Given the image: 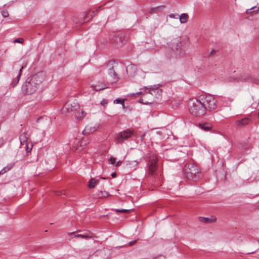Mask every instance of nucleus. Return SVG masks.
<instances>
[{
  "mask_svg": "<svg viewBox=\"0 0 259 259\" xmlns=\"http://www.w3.org/2000/svg\"><path fill=\"white\" fill-rule=\"evenodd\" d=\"M45 74L43 72H39L28 77L22 87V92L26 95L34 93L45 79Z\"/></svg>",
  "mask_w": 259,
  "mask_h": 259,
  "instance_id": "obj_1",
  "label": "nucleus"
},
{
  "mask_svg": "<svg viewBox=\"0 0 259 259\" xmlns=\"http://www.w3.org/2000/svg\"><path fill=\"white\" fill-rule=\"evenodd\" d=\"M189 112L194 115L201 116L206 113V108L203 104L201 98L191 99L188 103Z\"/></svg>",
  "mask_w": 259,
  "mask_h": 259,
  "instance_id": "obj_2",
  "label": "nucleus"
},
{
  "mask_svg": "<svg viewBox=\"0 0 259 259\" xmlns=\"http://www.w3.org/2000/svg\"><path fill=\"white\" fill-rule=\"evenodd\" d=\"M200 98L203 104L206 108V111L207 110H213L217 108V101L212 95H208L205 96H201Z\"/></svg>",
  "mask_w": 259,
  "mask_h": 259,
  "instance_id": "obj_3",
  "label": "nucleus"
},
{
  "mask_svg": "<svg viewBox=\"0 0 259 259\" xmlns=\"http://www.w3.org/2000/svg\"><path fill=\"white\" fill-rule=\"evenodd\" d=\"M13 67L14 69L16 70V72L14 73V78L12 81L11 85L13 87H14L17 85V84L18 83L19 81L20 77L21 75V71L22 69L23 68V66L20 63V61H19L15 63Z\"/></svg>",
  "mask_w": 259,
  "mask_h": 259,
  "instance_id": "obj_4",
  "label": "nucleus"
},
{
  "mask_svg": "<svg viewBox=\"0 0 259 259\" xmlns=\"http://www.w3.org/2000/svg\"><path fill=\"white\" fill-rule=\"evenodd\" d=\"M146 89H148V91L144 94V97H147L149 95L157 99H159L161 97L162 90L159 89V84L151 85Z\"/></svg>",
  "mask_w": 259,
  "mask_h": 259,
  "instance_id": "obj_5",
  "label": "nucleus"
},
{
  "mask_svg": "<svg viewBox=\"0 0 259 259\" xmlns=\"http://www.w3.org/2000/svg\"><path fill=\"white\" fill-rule=\"evenodd\" d=\"M79 105L75 102H67L61 109L63 114L70 113L79 108Z\"/></svg>",
  "mask_w": 259,
  "mask_h": 259,
  "instance_id": "obj_6",
  "label": "nucleus"
},
{
  "mask_svg": "<svg viewBox=\"0 0 259 259\" xmlns=\"http://www.w3.org/2000/svg\"><path fill=\"white\" fill-rule=\"evenodd\" d=\"M157 156L154 154H151L149 157L148 162L149 172L151 176L155 174L157 169Z\"/></svg>",
  "mask_w": 259,
  "mask_h": 259,
  "instance_id": "obj_7",
  "label": "nucleus"
},
{
  "mask_svg": "<svg viewBox=\"0 0 259 259\" xmlns=\"http://www.w3.org/2000/svg\"><path fill=\"white\" fill-rule=\"evenodd\" d=\"M134 134V131L131 129H126L120 132L116 138L118 143H121L123 141L128 139Z\"/></svg>",
  "mask_w": 259,
  "mask_h": 259,
  "instance_id": "obj_8",
  "label": "nucleus"
},
{
  "mask_svg": "<svg viewBox=\"0 0 259 259\" xmlns=\"http://www.w3.org/2000/svg\"><path fill=\"white\" fill-rule=\"evenodd\" d=\"M108 74L109 76V81L111 83H116L119 80V77L113 69V67L110 65H108Z\"/></svg>",
  "mask_w": 259,
  "mask_h": 259,
  "instance_id": "obj_9",
  "label": "nucleus"
},
{
  "mask_svg": "<svg viewBox=\"0 0 259 259\" xmlns=\"http://www.w3.org/2000/svg\"><path fill=\"white\" fill-rule=\"evenodd\" d=\"M109 254V250L105 248L97 250L94 254L95 256H100L102 259H106Z\"/></svg>",
  "mask_w": 259,
  "mask_h": 259,
  "instance_id": "obj_10",
  "label": "nucleus"
},
{
  "mask_svg": "<svg viewBox=\"0 0 259 259\" xmlns=\"http://www.w3.org/2000/svg\"><path fill=\"white\" fill-rule=\"evenodd\" d=\"M136 71L137 67L135 65L130 64L126 67V71L130 76H134L136 74Z\"/></svg>",
  "mask_w": 259,
  "mask_h": 259,
  "instance_id": "obj_11",
  "label": "nucleus"
},
{
  "mask_svg": "<svg viewBox=\"0 0 259 259\" xmlns=\"http://www.w3.org/2000/svg\"><path fill=\"white\" fill-rule=\"evenodd\" d=\"M91 87L96 91L103 90L108 88L106 84L102 82H98L96 84H92Z\"/></svg>",
  "mask_w": 259,
  "mask_h": 259,
  "instance_id": "obj_12",
  "label": "nucleus"
},
{
  "mask_svg": "<svg viewBox=\"0 0 259 259\" xmlns=\"http://www.w3.org/2000/svg\"><path fill=\"white\" fill-rule=\"evenodd\" d=\"M187 173H190L192 175H195L196 176V175L198 174L199 171L197 167L193 164L189 165L188 169L187 170Z\"/></svg>",
  "mask_w": 259,
  "mask_h": 259,
  "instance_id": "obj_13",
  "label": "nucleus"
},
{
  "mask_svg": "<svg viewBox=\"0 0 259 259\" xmlns=\"http://www.w3.org/2000/svg\"><path fill=\"white\" fill-rule=\"evenodd\" d=\"M97 127L95 126L87 125L82 132L83 135H87L95 132Z\"/></svg>",
  "mask_w": 259,
  "mask_h": 259,
  "instance_id": "obj_14",
  "label": "nucleus"
},
{
  "mask_svg": "<svg viewBox=\"0 0 259 259\" xmlns=\"http://www.w3.org/2000/svg\"><path fill=\"white\" fill-rule=\"evenodd\" d=\"M199 221L202 223L208 224L215 222L216 218H205V217H200Z\"/></svg>",
  "mask_w": 259,
  "mask_h": 259,
  "instance_id": "obj_15",
  "label": "nucleus"
},
{
  "mask_svg": "<svg viewBox=\"0 0 259 259\" xmlns=\"http://www.w3.org/2000/svg\"><path fill=\"white\" fill-rule=\"evenodd\" d=\"M75 237L81 238L83 239H88L92 237V234L90 231H88L82 234H77L74 236Z\"/></svg>",
  "mask_w": 259,
  "mask_h": 259,
  "instance_id": "obj_16",
  "label": "nucleus"
},
{
  "mask_svg": "<svg viewBox=\"0 0 259 259\" xmlns=\"http://www.w3.org/2000/svg\"><path fill=\"white\" fill-rule=\"evenodd\" d=\"M199 126L201 129L205 131H210L212 127L211 124H210V123H204L202 124H199Z\"/></svg>",
  "mask_w": 259,
  "mask_h": 259,
  "instance_id": "obj_17",
  "label": "nucleus"
},
{
  "mask_svg": "<svg viewBox=\"0 0 259 259\" xmlns=\"http://www.w3.org/2000/svg\"><path fill=\"white\" fill-rule=\"evenodd\" d=\"M249 120L248 118H243L236 121V124L238 126H244L248 124Z\"/></svg>",
  "mask_w": 259,
  "mask_h": 259,
  "instance_id": "obj_18",
  "label": "nucleus"
},
{
  "mask_svg": "<svg viewBox=\"0 0 259 259\" xmlns=\"http://www.w3.org/2000/svg\"><path fill=\"white\" fill-rule=\"evenodd\" d=\"M163 9H164V6L156 7L151 8L149 11V13L150 14L157 13L159 12L162 11L163 10Z\"/></svg>",
  "mask_w": 259,
  "mask_h": 259,
  "instance_id": "obj_19",
  "label": "nucleus"
},
{
  "mask_svg": "<svg viewBox=\"0 0 259 259\" xmlns=\"http://www.w3.org/2000/svg\"><path fill=\"white\" fill-rule=\"evenodd\" d=\"M176 46H177V47L176 48V50H177L176 53L178 54V55L180 57L184 55L185 53V52L184 50H182V49H180L181 43L176 42Z\"/></svg>",
  "mask_w": 259,
  "mask_h": 259,
  "instance_id": "obj_20",
  "label": "nucleus"
},
{
  "mask_svg": "<svg viewBox=\"0 0 259 259\" xmlns=\"http://www.w3.org/2000/svg\"><path fill=\"white\" fill-rule=\"evenodd\" d=\"M27 134L25 133H24L22 134L20 137L19 139L21 145H24L26 144V142L27 140Z\"/></svg>",
  "mask_w": 259,
  "mask_h": 259,
  "instance_id": "obj_21",
  "label": "nucleus"
},
{
  "mask_svg": "<svg viewBox=\"0 0 259 259\" xmlns=\"http://www.w3.org/2000/svg\"><path fill=\"white\" fill-rule=\"evenodd\" d=\"M250 78V75L248 73H243L240 74L239 78L238 79V81L248 80Z\"/></svg>",
  "mask_w": 259,
  "mask_h": 259,
  "instance_id": "obj_22",
  "label": "nucleus"
},
{
  "mask_svg": "<svg viewBox=\"0 0 259 259\" xmlns=\"http://www.w3.org/2000/svg\"><path fill=\"white\" fill-rule=\"evenodd\" d=\"M14 163H10L7 165L6 167H4L1 171H0V175L4 174L5 172H7L8 171L10 170L14 166Z\"/></svg>",
  "mask_w": 259,
  "mask_h": 259,
  "instance_id": "obj_23",
  "label": "nucleus"
},
{
  "mask_svg": "<svg viewBox=\"0 0 259 259\" xmlns=\"http://www.w3.org/2000/svg\"><path fill=\"white\" fill-rule=\"evenodd\" d=\"M180 21L181 23H186L188 19V16L186 13H183L179 16Z\"/></svg>",
  "mask_w": 259,
  "mask_h": 259,
  "instance_id": "obj_24",
  "label": "nucleus"
},
{
  "mask_svg": "<svg viewBox=\"0 0 259 259\" xmlns=\"http://www.w3.org/2000/svg\"><path fill=\"white\" fill-rule=\"evenodd\" d=\"M98 182V180H96L94 179H91L89 182L88 187L90 188H95L96 185L97 184Z\"/></svg>",
  "mask_w": 259,
  "mask_h": 259,
  "instance_id": "obj_25",
  "label": "nucleus"
},
{
  "mask_svg": "<svg viewBox=\"0 0 259 259\" xmlns=\"http://www.w3.org/2000/svg\"><path fill=\"white\" fill-rule=\"evenodd\" d=\"M259 10V7L257 8L256 6H254L250 9L246 10V13L247 14H251L252 12H257Z\"/></svg>",
  "mask_w": 259,
  "mask_h": 259,
  "instance_id": "obj_26",
  "label": "nucleus"
},
{
  "mask_svg": "<svg viewBox=\"0 0 259 259\" xmlns=\"http://www.w3.org/2000/svg\"><path fill=\"white\" fill-rule=\"evenodd\" d=\"M241 146L244 149H247L252 147V145L249 142H245L241 144Z\"/></svg>",
  "mask_w": 259,
  "mask_h": 259,
  "instance_id": "obj_27",
  "label": "nucleus"
},
{
  "mask_svg": "<svg viewBox=\"0 0 259 259\" xmlns=\"http://www.w3.org/2000/svg\"><path fill=\"white\" fill-rule=\"evenodd\" d=\"M115 41L117 44L123 42L120 34L115 36Z\"/></svg>",
  "mask_w": 259,
  "mask_h": 259,
  "instance_id": "obj_28",
  "label": "nucleus"
},
{
  "mask_svg": "<svg viewBox=\"0 0 259 259\" xmlns=\"http://www.w3.org/2000/svg\"><path fill=\"white\" fill-rule=\"evenodd\" d=\"M115 211L117 212H123L125 213H128L130 212V209H115Z\"/></svg>",
  "mask_w": 259,
  "mask_h": 259,
  "instance_id": "obj_29",
  "label": "nucleus"
},
{
  "mask_svg": "<svg viewBox=\"0 0 259 259\" xmlns=\"http://www.w3.org/2000/svg\"><path fill=\"white\" fill-rule=\"evenodd\" d=\"M114 103L116 104H121L123 106L124 105V100L120 99H116L114 101Z\"/></svg>",
  "mask_w": 259,
  "mask_h": 259,
  "instance_id": "obj_30",
  "label": "nucleus"
},
{
  "mask_svg": "<svg viewBox=\"0 0 259 259\" xmlns=\"http://www.w3.org/2000/svg\"><path fill=\"white\" fill-rule=\"evenodd\" d=\"M2 14L4 18H7L9 17V12L7 10H3L2 11Z\"/></svg>",
  "mask_w": 259,
  "mask_h": 259,
  "instance_id": "obj_31",
  "label": "nucleus"
},
{
  "mask_svg": "<svg viewBox=\"0 0 259 259\" xmlns=\"http://www.w3.org/2000/svg\"><path fill=\"white\" fill-rule=\"evenodd\" d=\"M24 42V39L23 38H18L16 39L13 41L14 43H20L22 44Z\"/></svg>",
  "mask_w": 259,
  "mask_h": 259,
  "instance_id": "obj_32",
  "label": "nucleus"
},
{
  "mask_svg": "<svg viewBox=\"0 0 259 259\" xmlns=\"http://www.w3.org/2000/svg\"><path fill=\"white\" fill-rule=\"evenodd\" d=\"M108 100H106V99H103L101 102H100V104L102 105V106H106L108 104Z\"/></svg>",
  "mask_w": 259,
  "mask_h": 259,
  "instance_id": "obj_33",
  "label": "nucleus"
},
{
  "mask_svg": "<svg viewBox=\"0 0 259 259\" xmlns=\"http://www.w3.org/2000/svg\"><path fill=\"white\" fill-rule=\"evenodd\" d=\"M94 11H93V12H89V13H88L87 14L86 17L87 18H89V17L92 18L94 16Z\"/></svg>",
  "mask_w": 259,
  "mask_h": 259,
  "instance_id": "obj_34",
  "label": "nucleus"
},
{
  "mask_svg": "<svg viewBox=\"0 0 259 259\" xmlns=\"http://www.w3.org/2000/svg\"><path fill=\"white\" fill-rule=\"evenodd\" d=\"M116 159L113 157H111L110 159L109 160V162L111 164H114L115 162Z\"/></svg>",
  "mask_w": 259,
  "mask_h": 259,
  "instance_id": "obj_35",
  "label": "nucleus"
},
{
  "mask_svg": "<svg viewBox=\"0 0 259 259\" xmlns=\"http://www.w3.org/2000/svg\"><path fill=\"white\" fill-rule=\"evenodd\" d=\"M137 242V240H135L129 242V245L132 246Z\"/></svg>",
  "mask_w": 259,
  "mask_h": 259,
  "instance_id": "obj_36",
  "label": "nucleus"
},
{
  "mask_svg": "<svg viewBox=\"0 0 259 259\" xmlns=\"http://www.w3.org/2000/svg\"><path fill=\"white\" fill-rule=\"evenodd\" d=\"M121 163H122L121 161L119 160V161H118L116 163V164H115V166H119V165H120L121 164Z\"/></svg>",
  "mask_w": 259,
  "mask_h": 259,
  "instance_id": "obj_37",
  "label": "nucleus"
},
{
  "mask_svg": "<svg viewBox=\"0 0 259 259\" xmlns=\"http://www.w3.org/2000/svg\"><path fill=\"white\" fill-rule=\"evenodd\" d=\"M215 50H212L210 53V56L213 55L215 54Z\"/></svg>",
  "mask_w": 259,
  "mask_h": 259,
  "instance_id": "obj_38",
  "label": "nucleus"
},
{
  "mask_svg": "<svg viewBox=\"0 0 259 259\" xmlns=\"http://www.w3.org/2000/svg\"><path fill=\"white\" fill-rule=\"evenodd\" d=\"M169 17L171 18H175V15L173 14H170L169 15Z\"/></svg>",
  "mask_w": 259,
  "mask_h": 259,
  "instance_id": "obj_39",
  "label": "nucleus"
},
{
  "mask_svg": "<svg viewBox=\"0 0 259 259\" xmlns=\"http://www.w3.org/2000/svg\"><path fill=\"white\" fill-rule=\"evenodd\" d=\"M85 115V113H84V112L82 111H81V116H80V117H84Z\"/></svg>",
  "mask_w": 259,
  "mask_h": 259,
  "instance_id": "obj_40",
  "label": "nucleus"
},
{
  "mask_svg": "<svg viewBox=\"0 0 259 259\" xmlns=\"http://www.w3.org/2000/svg\"><path fill=\"white\" fill-rule=\"evenodd\" d=\"M111 176L113 177V178H115L116 176V174L115 172H113L111 174Z\"/></svg>",
  "mask_w": 259,
  "mask_h": 259,
  "instance_id": "obj_41",
  "label": "nucleus"
},
{
  "mask_svg": "<svg viewBox=\"0 0 259 259\" xmlns=\"http://www.w3.org/2000/svg\"><path fill=\"white\" fill-rule=\"evenodd\" d=\"M108 195H109V194H108V193L107 192H104V195H103L104 196H107Z\"/></svg>",
  "mask_w": 259,
  "mask_h": 259,
  "instance_id": "obj_42",
  "label": "nucleus"
},
{
  "mask_svg": "<svg viewBox=\"0 0 259 259\" xmlns=\"http://www.w3.org/2000/svg\"><path fill=\"white\" fill-rule=\"evenodd\" d=\"M140 103H144V102H143V99H141L140 100Z\"/></svg>",
  "mask_w": 259,
  "mask_h": 259,
  "instance_id": "obj_43",
  "label": "nucleus"
},
{
  "mask_svg": "<svg viewBox=\"0 0 259 259\" xmlns=\"http://www.w3.org/2000/svg\"><path fill=\"white\" fill-rule=\"evenodd\" d=\"M141 93H142L141 92H138V93H136V95H139L141 94Z\"/></svg>",
  "mask_w": 259,
  "mask_h": 259,
  "instance_id": "obj_44",
  "label": "nucleus"
},
{
  "mask_svg": "<svg viewBox=\"0 0 259 259\" xmlns=\"http://www.w3.org/2000/svg\"><path fill=\"white\" fill-rule=\"evenodd\" d=\"M100 8H101V7H99L98 8V9L96 10V11H98L99 9H100Z\"/></svg>",
  "mask_w": 259,
  "mask_h": 259,
  "instance_id": "obj_45",
  "label": "nucleus"
},
{
  "mask_svg": "<svg viewBox=\"0 0 259 259\" xmlns=\"http://www.w3.org/2000/svg\"><path fill=\"white\" fill-rule=\"evenodd\" d=\"M144 103L146 104H148V102H145Z\"/></svg>",
  "mask_w": 259,
  "mask_h": 259,
  "instance_id": "obj_46",
  "label": "nucleus"
},
{
  "mask_svg": "<svg viewBox=\"0 0 259 259\" xmlns=\"http://www.w3.org/2000/svg\"><path fill=\"white\" fill-rule=\"evenodd\" d=\"M258 117H259V113H258Z\"/></svg>",
  "mask_w": 259,
  "mask_h": 259,
  "instance_id": "obj_47",
  "label": "nucleus"
}]
</instances>
